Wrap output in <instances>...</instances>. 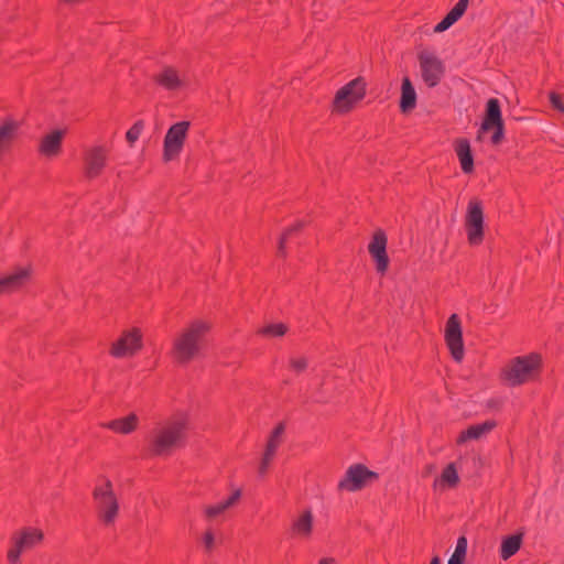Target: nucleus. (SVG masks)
Listing matches in <instances>:
<instances>
[{
	"mask_svg": "<svg viewBox=\"0 0 564 564\" xmlns=\"http://www.w3.org/2000/svg\"><path fill=\"white\" fill-rule=\"evenodd\" d=\"M139 416L135 413H129L126 416L110 421L105 426L117 434L128 435L137 430Z\"/></svg>",
	"mask_w": 564,
	"mask_h": 564,
	"instance_id": "6ab92c4d",
	"label": "nucleus"
},
{
	"mask_svg": "<svg viewBox=\"0 0 564 564\" xmlns=\"http://www.w3.org/2000/svg\"><path fill=\"white\" fill-rule=\"evenodd\" d=\"M456 152L463 171L470 173L473 171L474 161L468 141L464 139L459 140L456 145Z\"/></svg>",
	"mask_w": 564,
	"mask_h": 564,
	"instance_id": "a878e982",
	"label": "nucleus"
},
{
	"mask_svg": "<svg viewBox=\"0 0 564 564\" xmlns=\"http://www.w3.org/2000/svg\"><path fill=\"white\" fill-rule=\"evenodd\" d=\"M284 433V425L280 423L271 433L265 444L264 453L261 457L258 471L260 476H264L268 471V468L271 464L272 458L274 457L276 449L280 445L282 435Z\"/></svg>",
	"mask_w": 564,
	"mask_h": 564,
	"instance_id": "2eb2a0df",
	"label": "nucleus"
},
{
	"mask_svg": "<svg viewBox=\"0 0 564 564\" xmlns=\"http://www.w3.org/2000/svg\"><path fill=\"white\" fill-rule=\"evenodd\" d=\"M210 324L204 319H194L181 329L172 339L171 356L180 365L195 359L200 350L204 336Z\"/></svg>",
	"mask_w": 564,
	"mask_h": 564,
	"instance_id": "f257e3e1",
	"label": "nucleus"
},
{
	"mask_svg": "<svg viewBox=\"0 0 564 564\" xmlns=\"http://www.w3.org/2000/svg\"><path fill=\"white\" fill-rule=\"evenodd\" d=\"M314 517L311 510H305L294 522L293 529L302 538L310 536L313 530Z\"/></svg>",
	"mask_w": 564,
	"mask_h": 564,
	"instance_id": "bb28decb",
	"label": "nucleus"
},
{
	"mask_svg": "<svg viewBox=\"0 0 564 564\" xmlns=\"http://www.w3.org/2000/svg\"><path fill=\"white\" fill-rule=\"evenodd\" d=\"M430 564H441V560L438 556H435Z\"/></svg>",
	"mask_w": 564,
	"mask_h": 564,
	"instance_id": "37998d69",
	"label": "nucleus"
},
{
	"mask_svg": "<svg viewBox=\"0 0 564 564\" xmlns=\"http://www.w3.org/2000/svg\"><path fill=\"white\" fill-rule=\"evenodd\" d=\"M226 511V508L221 502H218L216 505L206 506L204 508V513L207 519H215L223 514Z\"/></svg>",
	"mask_w": 564,
	"mask_h": 564,
	"instance_id": "473e14b6",
	"label": "nucleus"
},
{
	"mask_svg": "<svg viewBox=\"0 0 564 564\" xmlns=\"http://www.w3.org/2000/svg\"><path fill=\"white\" fill-rule=\"evenodd\" d=\"M459 477L454 464H449L442 473L441 478L435 480L434 486L437 487H454L458 484Z\"/></svg>",
	"mask_w": 564,
	"mask_h": 564,
	"instance_id": "cd10ccee",
	"label": "nucleus"
},
{
	"mask_svg": "<svg viewBox=\"0 0 564 564\" xmlns=\"http://www.w3.org/2000/svg\"><path fill=\"white\" fill-rule=\"evenodd\" d=\"M260 332L268 336H283L286 332V326L284 324H271L263 327Z\"/></svg>",
	"mask_w": 564,
	"mask_h": 564,
	"instance_id": "2f4dec72",
	"label": "nucleus"
},
{
	"mask_svg": "<svg viewBox=\"0 0 564 564\" xmlns=\"http://www.w3.org/2000/svg\"><path fill=\"white\" fill-rule=\"evenodd\" d=\"M3 154H4V153H3L2 151H0V159L2 158V155H3Z\"/></svg>",
	"mask_w": 564,
	"mask_h": 564,
	"instance_id": "c03bdc74",
	"label": "nucleus"
},
{
	"mask_svg": "<svg viewBox=\"0 0 564 564\" xmlns=\"http://www.w3.org/2000/svg\"><path fill=\"white\" fill-rule=\"evenodd\" d=\"M302 227H303V223L299 221V223H297V224H295L293 227L289 228V229L286 230V234H290L291 231H293V230H297V229H300V228H302Z\"/></svg>",
	"mask_w": 564,
	"mask_h": 564,
	"instance_id": "a19ab883",
	"label": "nucleus"
},
{
	"mask_svg": "<svg viewBox=\"0 0 564 564\" xmlns=\"http://www.w3.org/2000/svg\"><path fill=\"white\" fill-rule=\"evenodd\" d=\"M318 564H338V563L334 557L326 556V557H322L318 561Z\"/></svg>",
	"mask_w": 564,
	"mask_h": 564,
	"instance_id": "ea45409f",
	"label": "nucleus"
},
{
	"mask_svg": "<svg viewBox=\"0 0 564 564\" xmlns=\"http://www.w3.org/2000/svg\"><path fill=\"white\" fill-rule=\"evenodd\" d=\"M186 421L175 419L158 427L150 437V448L154 455H169L183 440Z\"/></svg>",
	"mask_w": 564,
	"mask_h": 564,
	"instance_id": "7ed1b4c3",
	"label": "nucleus"
},
{
	"mask_svg": "<svg viewBox=\"0 0 564 564\" xmlns=\"http://www.w3.org/2000/svg\"><path fill=\"white\" fill-rule=\"evenodd\" d=\"M423 82L429 87L436 86L445 74L444 62L432 51L422 50L417 54Z\"/></svg>",
	"mask_w": 564,
	"mask_h": 564,
	"instance_id": "0eeeda50",
	"label": "nucleus"
},
{
	"mask_svg": "<svg viewBox=\"0 0 564 564\" xmlns=\"http://www.w3.org/2000/svg\"><path fill=\"white\" fill-rule=\"evenodd\" d=\"M366 96V83L357 77L337 90L333 100V111L347 113Z\"/></svg>",
	"mask_w": 564,
	"mask_h": 564,
	"instance_id": "39448f33",
	"label": "nucleus"
},
{
	"mask_svg": "<svg viewBox=\"0 0 564 564\" xmlns=\"http://www.w3.org/2000/svg\"><path fill=\"white\" fill-rule=\"evenodd\" d=\"M378 475L360 464L351 465L346 470L344 478L339 481L338 488L347 491H358L362 489L371 479Z\"/></svg>",
	"mask_w": 564,
	"mask_h": 564,
	"instance_id": "f8f14e48",
	"label": "nucleus"
},
{
	"mask_svg": "<svg viewBox=\"0 0 564 564\" xmlns=\"http://www.w3.org/2000/svg\"><path fill=\"white\" fill-rule=\"evenodd\" d=\"M143 347V336L139 328L122 332L121 336L112 343L110 354L116 358H129L138 354Z\"/></svg>",
	"mask_w": 564,
	"mask_h": 564,
	"instance_id": "1a4fd4ad",
	"label": "nucleus"
},
{
	"mask_svg": "<svg viewBox=\"0 0 564 564\" xmlns=\"http://www.w3.org/2000/svg\"><path fill=\"white\" fill-rule=\"evenodd\" d=\"M32 274L31 265L15 267L9 273L0 276V295L19 289Z\"/></svg>",
	"mask_w": 564,
	"mask_h": 564,
	"instance_id": "4468645a",
	"label": "nucleus"
},
{
	"mask_svg": "<svg viewBox=\"0 0 564 564\" xmlns=\"http://www.w3.org/2000/svg\"><path fill=\"white\" fill-rule=\"evenodd\" d=\"M444 338L453 358L458 362L462 361L464 358L463 329L457 314H452L447 319Z\"/></svg>",
	"mask_w": 564,
	"mask_h": 564,
	"instance_id": "9b49d317",
	"label": "nucleus"
},
{
	"mask_svg": "<svg viewBox=\"0 0 564 564\" xmlns=\"http://www.w3.org/2000/svg\"><path fill=\"white\" fill-rule=\"evenodd\" d=\"M522 544V534H513L506 536L500 546V556L502 560H508L514 555Z\"/></svg>",
	"mask_w": 564,
	"mask_h": 564,
	"instance_id": "393cba45",
	"label": "nucleus"
},
{
	"mask_svg": "<svg viewBox=\"0 0 564 564\" xmlns=\"http://www.w3.org/2000/svg\"><path fill=\"white\" fill-rule=\"evenodd\" d=\"M155 80L166 89H178L183 86L184 80L180 73L170 66L163 67V69L156 75Z\"/></svg>",
	"mask_w": 564,
	"mask_h": 564,
	"instance_id": "412c9836",
	"label": "nucleus"
},
{
	"mask_svg": "<svg viewBox=\"0 0 564 564\" xmlns=\"http://www.w3.org/2000/svg\"><path fill=\"white\" fill-rule=\"evenodd\" d=\"M191 123L188 121H178L172 124L163 140V160L173 161L181 153L188 134Z\"/></svg>",
	"mask_w": 564,
	"mask_h": 564,
	"instance_id": "423d86ee",
	"label": "nucleus"
},
{
	"mask_svg": "<svg viewBox=\"0 0 564 564\" xmlns=\"http://www.w3.org/2000/svg\"><path fill=\"white\" fill-rule=\"evenodd\" d=\"M290 364L294 370L302 371L306 368L307 360L304 357H292Z\"/></svg>",
	"mask_w": 564,
	"mask_h": 564,
	"instance_id": "4c0bfd02",
	"label": "nucleus"
},
{
	"mask_svg": "<svg viewBox=\"0 0 564 564\" xmlns=\"http://www.w3.org/2000/svg\"><path fill=\"white\" fill-rule=\"evenodd\" d=\"M494 421H487L481 424L471 425L462 432L457 438L458 444H465L469 441H478L488 434L495 427Z\"/></svg>",
	"mask_w": 564,
	"mask_h": 564,
	"instance_id": "aec40b11",
	"label": "nucleus"
},
{
	"mask_svg": "<svg viewBox=\"0 0 564 564\" xmlns=\"http://www.w3.org/2000/svg\"><path fill=\"white\" fill-rule=\"evenodd\" d=\"M241 496H242V490L240 488H236L232 490V494L226 500L221 501V503L224 505V507L227 510V509L234 507L239 501Z\"/></svg>",
	"mask_w": 564,
	"mask_h": 564,
	"instance_id": "c9c22d12",
	"label": "nucleus"
},
{
	"mask_svg": "<svg viewBox=\"0 0 564 564\" xmlns=\"http://www.w3.org/2000/svg\"><path fill=\"white\" fill-rule=\"evenodd\" d=\"M469 0H459L447 15L434 28L437 33L449 29L465 12Z\"/></svg>",
	"mask_w": 564,
	"mask_h": 564,
	"instance_id": "4be33fe9",
	"label": "nucleus"
},
{
	"mask_svg": "<svg viewBox=\"0 0 564 564\" xmlns=\"http://www.w3.org/2000/svg\"><path fill=\"white\" fill-rule=\"evenodd\" d=\"M93 497L99 518L105 524H112L119 512V502L110 479L102 477L95 486Z\"/></svg>",
	"mask_w": 564,
	"mask_h": 564,
	"instance_id": "20e7f679",
	"label": "nucleus"
},
{
	"mask_svg": "<svg viewBox=\"0 0 564 564\" xmlns=\"http://www.w3.org/2000/svg\"><path fill=\"white\" fill-rule=\"evenodd\" d=\"M18 540L23 543L25 550L32 549L42 542L44 534L43 531L35 528H25L15 533Z\"/></svg>",
	"mask_w": 564,
	"mask_h": 564,
	"instance_id": "b1692460",
	"label": "nucleus"
},
{
	"mask_svg": "<svg viewBox=\"0 0 564 564\" xmlns=\"http://www.w3.org/2000/svg\"><path fill=\"white\" fill-rule=\"evenodd\" d=\"M551 105L558 110L560 112L564 113V102L562 100V97L555 93H550L549 95Z\"/></svg>",
	"mask_w": 564,
	"mask_h": 564,
	"instance_id": "e433bc0d",
	"label": "nucleus"
},
{
	"mask_svg": "<svg viewBox=\"0 0 564 564\" xmlns=\"http://www.w3.org/2000/svg\"><path fill=\"white\" fill-rule=\"evenodd\" d=\"M489 131H492V143H500L505 134V124L499 101L495 98L487 101L486 113L478 133V139H481L484 132Z\"/></svg>",
	"mask_w": 564,
	"mask_h": 564,
	"instance_id": "6e6552de",
	"label": "nucleus"
},
{
	"mask_svg": "<svg viewBox=\"0 0 564 564\" xmlns=\"http://www.w3.org/2000/svg\"><path fill=\"white\" fill-rule=\"evenodd\" d=\"M107 162V151L101 145L88 149L84 156L85 174L94 178L100 174Z\"/></svg>",
	"mask_w": 564,
	"mask_h": 564,
	"instance_id": "ddd939ff",
	"label": "nucleus"
},
{
	"mask_svg": "<svg viewBox=\"0 0 564 564\" xmlns=\"http://www.w3.org/2000/svg\"><path fill=\"white\" fill-rule=\"evenodd\" d=\"M20 129V122L13 118H6L0 123V151L6 153L15 137L18 135V131Z\"/></svg>",
	"mask_w": 564,
	"mask_h": 564,
	"instance_id": "a211bd4d",
	"label": "nucleus"
},
{
	"mask_svg": "<svg viewBox=\"0 0 564 564\" xmlns=\"http://www.w3.org/2000/svg\"><path fill=\"white\" fill-rule=\"evenodd\" d=\"M465 225L468 242L473 246L479 245L484 238V212L478 199L469 202Z\"/></svg>",
	"mask_w": 564,
	"mask_h": 564,
	"instance_id": "9d476101",
	"label": "nucleus"
},
{
	"mask_svg": "<svg viewBox=\"0 0 564 564\" xmlns=\"http://www.w3.org/2000/svg\"><path fill=\"white\" fill-rule=\"evenodd\" d=\"M286 235L288 234L285 232V235H283L279 240L278 249L281 254L284 253Z\"/></svg>",
	"mask_w": 564,
	"mask_h": 564,
	"instance_id": "58836bf2",
	"label": "nucleus"
},
{
	"mask_svg": "<svg viewBox=\"0 0 564 564\" xmlns=\"http://www.w3.org/2000/svg\"><path fill=\"white\" fill-rule=\"evenodd\" d=\"M11 542L12 545L8 550L7 557L10 563L17 564L20 561L21 554L26 550L23 546V543L20 540H18L15 534L11 538Z\"/></svg>",
	"mask_w": 564,
	"mask_h": 564,
	"instance_id": "c756f323",
	"label": "nucleus"
},
{
	"mask_svg": "<svg viewBox=\"0 0 564 564\" xmlns=\"http://www.w3.org/2000/svg\"><path fill=\"white\" fill-rule=\"evenodd\" d=\"M206 552H212L216 545V534L213 530H206L202 536Z\"/></svg>",
	"mask_w": 564,
	"mask_h": 564,
	"instance_id": "f704fd0d",
	"label": "nucleus"
},
{
	"mask_svg": "<svg viewBox=\"0 0 564 564\" xmlns=\"http://www.w3.org/2000/svg\"><path fill=\"white\" fill-rule=\"evenodd\" d=\"M433 471H434V466L430 465L426 467L425 474L429 475V474H432Z\"/></svg>",
	"mask_w": 564,
	"mask_h": 564,
	"instance_id": "79ce46f5",
	"label": "nucleus"
},
{
	"mask_svg": "<svg viewBox=\"0 0 564 564\" xmlns=\"http://www.w3.org/2000/svg\"><path fill=\"white\" fill-rule=\"evenodd\" d=\"M65 131L53 130L44 134L39 142V152L46 158L57 156L62 150V142Z\"/></svg>",
	"mask_w": 564,
	"mask_h": 564,
	"instance_id": "f3484780",
	"label": "nucleus"
},
{
	"mask_svg": "<svg viewBox=\"0 0 564 564\" xmlns=\"http://www.w3.org/2000/svg\"><path fill=\"white\" fill-rule=\"evenodd\" d=\"M11 542L12 545L8 550L7 557L10 563L17 564L20 561L21 554L26 550L23 546V543L20 540H18L15 534L11 538Z\"/></svg>",
	"mask_w": 564,
	"mask_h": 564,
	"instance_id": "7c9ffc66",
	"label": "nucleus"
},
{
	"mask_svg": "<svg viewBox=\"0 0 564 564\" xmlns=\"http://www.w3.org/2000/svg\"><path fill=\"white\" fill-rule=\"evenodd\" d=\"M542 357L536 352L511 358L501 369V379L510 387H519L536 379Z\"/></svg>",
	"mask_w": 564,
	"mask_h": 564,
	"instance_id": "f03ea898",
	"label": "nucleus"
},
{
	"mask_svg": "<svg viewBox=\"0 0 564 564\" xmlns=\"http://www.w3.org/2000/svg\"><path fill=\"white\" fill-rule=\"evenodd\" d=\"M386 247L387 237L384 232L381 230L376 231L368 249L373 260L376 261V267L379 272H384L389 264Z\"/></svg>",
	"mask_w": 564,
	"mask_h": 564,
	"instance_id": "dca6fc26",
	"label": "nucleus"
},
{
	"mask_svg": "<svg viewBox=\"0 0 564 564\" xmlns=\"http://www.w3.org/2000/svg\"><path fill=\"white\" fill-rule=\"evenodd\" d=\"M467 554V539L460 536L457 540L456 547L447 564H463Z\"/></svg>",
	"mask_w": 564,
	"mask_h": 564,
	"instance_id": "c85d7f7f",
	"label": "nucleus"
},
{
	"mask_svg": "<svg viewBox=\"0 0 564 564\" xmlns=\"http://www.w3.org/2000/svg\"><path fill=\"white\" fill-rule=\"evenodd\" d=\"M415 104H416L415 89H414L411 80L408 77H405L402 80L400 108L403 112H408L415 107Z\"/></svg>",
	"mask_w": 564,
	"mask_h": 564,
	"instance_id": "5701e85b",
	"label": "nucleus"
},
{
	"mask_svg": "<svg viewBox=\"0 0 564 564\" xmlns=\"http://www.w3.org/2000/svg\"><path fill=\"white\" fill-rule=\"evenodd\" d=\"M143 129V124L141 121L135 122L132 128H130L127 133L126 138L128 142L132 145L140 137Z\"/></svg>",
	"mask_w": 564,
	"mask_h": 564,
	"instance_id": "72a5a7b5",
	"label": "nucleus"
}]
</instances>
